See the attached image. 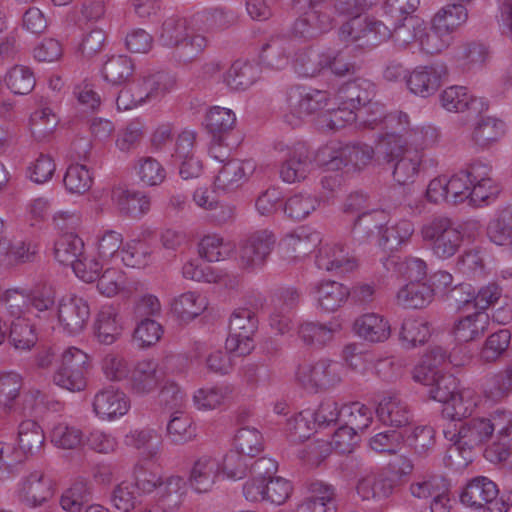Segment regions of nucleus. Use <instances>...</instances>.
Listing matches in <instances>:
<instances>
[{"instance_id": "nucleus-40", "label": "nucleus", "mask_w": 512, "mask_h": 512, "mask_svg": "<svg viewBox=\"0 0 512 512\" xmlns=\"http://www.w3.org/2000/svg\"><path fill=\"white\" fill-rule=\"evenodd\" d=\"M84 253L83 240L73 232L63 233L54 244L56 260L63 265H71L79 260Z\"/></svg>"}, {"instance_id": "nucleus-8", "label": "nucleus", "mask_w": 512, "mask_h": 512, "mask_svg": "<svg viewBox=\"0 0 512 512\" xmlns=\"http://www.w3.org/2000/svg\"><path fill=\"white\" fill-rule=\"evenodd\" d=\"M446 439L453 441L458 450H472L492 437V426L485 417L468 418L456 432L443 431Z\"/></svg>"}, {"instance_id": "nucleus-53", "label": "nucleus", "mask_w": 512, "mask_h": 512, "mask_svg": "<svg viewBox=\"0 0 512 512\" xmlns=\"http://www.w3.org/2000/svg\"><path fill=\"white\" fill-rule=\"evenodd\" d=\"M5 82L10 91L16 95L29 94L36 84L33 71L23 65L13 66L6 74Z\"/></svg>"}, {"instance_id": "nucleus-1", "label": "nucleus", "mask_w": 512, "mask_h": 512, "mask_svg": "<svg viewBox=\"0 0 512 512\" xmlns=\"http://www.w3.org/2000/svg\"><path fill=\"white\" fill-rule=\"evenodd\" d=\"M382 128L385 133L379 138L377 150L385 156L400 151L402 144L426 147L433 142L435 129L432 127L410 128L409 116L402 111L385 114Z\"/></svg>"}, {"instance_id": "nucleus-38", "label": "nucleus", "mask_w": 512, "mask_h": 512, "mask_svg": "<svg viewBox=\"0 0 512 512\" xmlns=\"http://www.w3.org/2000/svg\"><path fill=\"white\" fill-rule=\"evenodd\" d=\"M340 330V324L329 322H304L299 326L298 334L306 345L323 347L332 341L334 334Z\"/></svg>"}, {"instance_id": "nucleus-43", "label": "nucleus", "mask_w": 512, "mask_h": 512, "mask_svg": "<svg viewBox=\"0 0 512 512\" xmlns=\"http://www.w3.org/2000/svg\"><path fill=\"white\" fill-rule=\"evenodd\" d=\"M134 73V63L125 55L110 57L102 67V75L105 81L112 85L126 83Z\"/></svg>"}, {"instance_id": "nucleus-23", "label": "nucleus", "mask_w": 512, "mask_h": 512, "mask_svg": "<svg viewBox=\"0 0 512 512\" xmlns=\"http://www.w3.org/2000/svg\"><path fill=\"white\" fill-rule=\"evenodd\" d=\"M489 325V316L480 311L461 317L455 321L451 334L459 343H467L481 338Z\"/></svg>"}, {"instance_id": "nucleus-18", "label": "nucleus", "mask_w": 512, "mask_h": 512, "mask_svg": "<svg viewBox=\"0 0 512 512\" xmlns=\"http://www.w3.org/2000/svg\"><path fill=\"white\" fill-rule=\"evenodd\" d=\"M315 263L321 270L345 274L357 267V261L349 257L340 244H326L322 246L316 255Z\"/></svg>"}, {"instance_id": "nucleus-44", "label": "nucleus", "mask_w": 512, "mask_h": 512, "mask_svg": "<svg viewBox=\"0 0 512 512\" xmlns=\"http://www.w3.org/2000/svg\"><path fill=\"white\" fill-rule=\"evenodd\" d=\"M449 479L440 474L425 475L410 485L411 494L419 499H428L449 492Z\"/></svg>"}, {"instance_id": "nucleus-6", "label": "nucleus", "mask_w": 512, "mask_h": 512, "mask_svg": "<svg viewBox=\"0 0 512 512\" xmlns=\"http://www.w3.org/2000/svg\"><path fill=\"white\" fill-rule=\"evenodd\" d=\"M410 144H402L400 151L393 152L388 157L377 150V160L383 167L392 170L393 179L400 185L413 183L419 173L422 163V153L418 150H411Z\"/></svg>"}, {"instance_id": "nucleus-56", "label": "nucleus", "mask_w": 512, "mask_h": 512, "mask_svg": "<svg viewBox=\"0 0 512 512\" xmlns=\"http://www.w3.org/2000/svg\"><path fill=\"white\" fill-rule=\"evenodd\" d=\"M59 118L48 107L34 111L30 116L32 136L41 141L50 136L56 129Z\"/></svg>"}, {"instance_id": "nucleus-24", "label": "nucleus", "mask_w": 512, "mask_h": 512, "mask_svg": "<svg viewBox=\"0 0 512 512\" xmlns=\"http://www.w3.org/2000/svg\"><path fill=\"white\" fill-rule=\"evenodd\" d=\"M409 90L423 98L433 95L441 85V74L434 66L415 68L406 79Z\"/></svg>"}, {"instance_id": "nucleus-25", "label": "nucleus", "mask_w": 512, "mask_h": 512, "mask_svg": "<svg viewBox=\"0 0 512 512\" xmlns=\"http://www.w3.org/2000/svg\"><path fill=\"white\" fill-rule=\"evenodd\" d=\"M220 464L209 456L200 457L195 461L189 477L191 487L198 493L208 492L219 473Z\"/></svg>"}, {"instance_id": "nucleus-50", "label": "nucleus", "mask_w": 512, "mask_h": 512, "mask_svg": "<svg viewBox=\"0 0 512 512\" xmlns=\"http://www.w3.org/2000/svg\"><path fill=\"white\" fill-rule=\"evenodd\" d=\"M294 68L302 76L314 77L327 67L326 53L300 50L295 54Z\"/></svg>"}, {"instance_id": "nucleus-49", "label": "nucleus", "mask_w": 512, "mask_h": 512, "mask_svg": "<svg viewBox=\"0 0 512 512\" xmlns=\"http://www.w3.org/2000/svg\"><path fill=\"white\" fill-rule=\"evenodd\" d=\"M205 309L204 301L200 295L187 292L175 298L171 304V310L178 319L191 321L199 316Z\"/></svg>"}, {"instance_id": "nucleus-57", "label": "nucleus", "mask_w": 512, "mask_h": 512, "mask_svg": "<svg viewBox=\"0 0 512 512\" xmlns=\"http://www.w3.org/2000/svg\"><path fill=\"white\" fill-rule=\"evenodd\" d=\"M419 5V0H386L384 3V15L388 25L397 29L400 24L412 16Z\"/></svg>"}, {"instance_id": "nucleus-3", "label": "nucleus", "mask_w": 512, "mask_h": 512, "mask_svg": "<svg viewBox=\"0 0 512 512\" xmlns=\"http://www.w3.org/2000/svg\"><path fill=\"white\" fill-rule=\"evenodd\" d=\"M258 329V318L249 308H238L230 317L226 349L246 356L254 349L253 335Z\"/></svg>"}, {"instance_id": "nucleus-15", "label": "nucleus", "mask_w": 512, "mask_h": 512, "mask_svg": "<svg viewBox=\"0 0 512 512\" xmlns=\"http://www.w3.org/2000/svg\"><path fill=\"white\" fill-rule=\"evenodd\" d=\"M53 495V482L41 471H33L25 477L19 491L21 502L30 507L43 505Z\"/></svg>"}, {"instance_id": "nucleus-19", "label": "nucleus", "mask_w": 512, "mask_h": 512, "mask_svg": "<svg viewBox=\"0 0 512 512\" xmlns=\"http://www.w3.org/2000/svg\"><path fill=\"white\" fill-rule=\"evenodd\" d=\"M333 18L325 7L309 6L293 26L296 35L303 38H314L328 31L332 27Z\"/></svg>"}, {"instance_id": "nucleus-33", "label": "nucleus", "mask_w": 512, "mask_h": 512, "mask_svg": "<svg viewBox=\"0 0 512 512\" xmlns=\"http://www.w3.org/2000/svg\"><path fill=\"white\" fill-rule=\"evenodd\" d=\"M387 215L383 210L366 211L356 218L352 233L353 237L360 243L368 241L378 232L381 235L382 228L386 225Z\"/></svg>"}, {"instance_id": "nucleus-47", "label": "nucleus", "mask_w": 512, "mask_h": 512, "mask_svg": "<svg viewBox=\"0 0 512 512\" xmlns=\"http://www.w3.org/2000/svg\"><path fill=\"white\" fill-rule=\"evenodd\" d=\"M9 342L18 350H30L37 343L35 326L27 318L12 321L8 335Z\"/></svg>"}, {"instance_id": "nucleus-46", "label": "nucleus", "mask_w": 512, "mask_h": 512, "mask_svg": "<svg viewBox=\"0 0 512 512\" xmlns=\"http://www.w3.org/2000/svg\"><path fill=\"white\" fill-rule=\"evenodd\" d=\"M45 436L42 428L34 420L22 421L18 428V443L24 454L39 452L44 444Z\"/></svg>"}, {"instance_id": "nucleus-63", "label": "nucleus", "mask_w": 512, "mask_h": 512, "mask_svg": "<svg viewBox=\"0 0 512 512\" xmlns=\"http://www.w3.org/2000/svg\"><path fill=\"white\" fill-rule=\"evenodd\" d=\"M141 496L132 482L123 481L113 489L110 500L114 508L128 512L141 502Z\"/></svg>"}, {"instance_id": "nucleus-28", "label": "nucleus", "mask_w": 512, "mask_h": 512, "mask_svg": "<svg viewBox=\"0 0 512 512\" xmlns=\"http://www.w3.org/2000/svg\"><path fill=\"white\" fill-rule=\"evenodd\" d=\"M292 42L284 37L271 38L262 46L260 59L272 69L280 70L289 64L293 53Z\"/></svg>"}, {"instance_id": "nucleus-13", "label": "nucleus", "mask_w": 512, "mask_h": 512, "mask_svg": "<svg viewBox=\"0 0 512 512\" xmlns=\"http://www.w3.org/2000/svg\"><path fill=\"white\" fill-rule=\"evenodd\" d=\"M287 101L291 111L301 117L324 110L329 105L330 93L318 89L306 91L304 87L297 86L289 90Z\"/></svg>"}, {"instance_id": "nucleus-5", "label": "nucleus", "mask_w": 512, "mask_h": 512, "mask_svg": "<svg viewBox=\"0 0 512 512\" xmlns=\"http://www.w3.org/2000/svg\"><path fill=\"white\" fill-rule=\"evenodd\" d=\"M88 355L71 347L62 354L61 365L54 374V383L69 391H81L86 387Z\"/></svg>"}, {"instance_id": "nucleus-2", "label": "nucleus", "mask_w": 512, "mask_h": 512, "mask_svg": "<svg viewBox=\"0 0 512 512\" xmlns=\"http://www.w3.org/2000/svg\"><path fill=\"white\" fill-rule=\"evenodd\" d=\"M424 240L432 243V252L440 259L454 256L463 243L462 232L447 217H436L422 228Z\"/></svg>"}, {"instance_id": "nucleus-20", "label": "nucleus", "mask_w": 512, "mask_h": 512, "mask_svg": "<svg viewBox=\"0 0 512 512\" xmlns=\"http://www.w3.org/2000/svg\"><path fill=\"white\" fill-rule=\"evenodd\" d=\"M129 407V399L126 394L112 388L98 392L93 401L96 415L107 420L126 414Z\"/></svg>"}, {"instance_id": "nucleus-48", "label": "nucleus", "mask_w": 512, "mask_h": 512, "mask_svg": "<svg viewBox=\"0 0 512 512\" xmlns=\"http://www.w3.org/2000/svg\"><path fill=\"white\" fill-rule=\"evenodd\" d=\"M504 134L503 121L494 117H481L472 134L474 143L482 148L498 141Z\"/></svg>"}, {"instance_id": "nucleus-29", "label": "nucleus", "mask_w": 512, "mask_h": 512, "mask_svg": "<svg viewBox=\"0 0 512 512\" xmlns=\"http://www.w3.org/2000/svg\"><path fill=\"white\" fill-rule=\"evenodd\" d=\"M121 331L117 310L112 306H103L94 323V334L98 341L105 345H111L120 336Z\"/></svg>"}, {"instance_id": "nucleus-59", "label": "nucleus", "mask_w": 512, "mask_h": 512, "mask_svg": "<svg viewBox=\"0 0 512 512\" xmlns=\"http://www.w3.org/2000/svg\"><path fill=\"white\" fill-rule=\"evenodd\" d=\"M117 203L123 215L134 218L142 216L150 209L149 198L139 191H122Z\"/></svg>"}, {"instance_id": "nucleus-22", "label": "nucleus", "mask_w": 512, "mask_h": 512, "mask_svg": "<svg viewBox=\"0 0 512 512\" xmlns=\"http://www.w3.org/2000/svg\"><path fill=\"white\" fill-rule=\"evenodd\" d=\"M353 329L360 338L370 343L385 342L391 335L388 320L376 313H367L358 317Z\"/></svg>"}, {"instance_id": "nucleus-62", "label": "nucleus", "mask_w": 512, "mask_h": 512, "mask_svg": "<svg viewBox=\"0 0 512 512\" xmlns=\"http://www.w3.org/2000/svg\"><path fill=\"white\" fill-rule=\"evenodd\" d=\"M319 203V200L310 194H295L285 202L284 212L292 220L300 221L314 211Z\"/></svg>"}, {"instance_id": "nucleus-35", "label": "nucleus", "mask_w": 512, "mask_h": 512, "mask_svg": "<svg viewBox=\"0 0 512 512\" xmlns=\"http://www.w3.org/2000/svg\"><path fill=\"white\" fill-rule=\"evenodd\" d=\"M467 18L468 12L464 5L448 4L435 14L432 25L441 37H448L452 31L465 23Z\"/></svg>"}, {"instance_id": "nucleus-30", "label": "nucleus", "mask_w": 512, "mask_h": 512, "mask_svg": "<svg viewBox=\"0 0 512 512\" xmlns=\"http://www.w3.org/2000/svg\"><path fill=\"white\" fill-rule=\"evenodd\" d=\"M258 64L236 60L224 76L225 83L233 90H246L260 77Z\"/></svg>"}, {"instance_id": "nucleus-37", "label": "nucleus", "mask_w": 512, "mask_h": 512, "mask_svg": "<svg viewBox=\"0 0 512 512\" xmlns=\"http://www.w3.org/2000/svg\"><path fill=\"white\" fill-rule=\"evenodd\" d=\"M38 245L31 241L8 243L0 241V262L7 265L34 262L38 257Z\"/></svg>"}, {"instance_id": "nucleus-54", "label": "nucleus", "mask_w": 512, "mask_h": 512, "mask_svg": "<svg viewBox=\"0 0 512 512\" xmlns=\"http://www.w3.org/2000/svg\"><path fill=\"white\" fill-rule=\"evenodd\" d=\"M234 446L240 453L253 458L264 449L263 436L255 428L242 427L234 437Z\"/></svg>"}, {"instance_id": "nucleus-10", "label": "nucleus", "mask_w": 512, "mask_h": 512, "mask_svg": "<svg viewBox=\"0 0 512 512\" xmlns=\"http://www.w3.org/2000/svg\"><path fill=\"white\" fill-rule=\"evenodd\" d=\"M498 494L499 489L494 481L485 476H476L466 483L459 498L463 505L471 509L490 512Z\"/></svg>"}, {"instance_id": "nucleus-7", "label": "nucleus", "mask_w": 512, "mask_h": 512, "mask_svg": "<svg viewBox=\"0 0 512 512\" xmlns=\"http://www.w3.org/2000/svg\"><path fill=\"white\" fill-rule=\"evenodd\" d=\"M276 243V237L267 229L257 230L250 234L239 249L240 264L243 268L262 267Z\"/></svg>"}, {"instance_id": "nucleus-16", "label": "nucleus", "mask_w": 512, "mask_h": 512, "mask_svg": "<svg viewBox=\"0 0 512 512\" xmlns=\"http://www.w3.org/2000/svg\"><path fill=\"white\" fill-rule=\"evenodd\" d=\"M376 415L384 425L394 430L410 425L413 418L407 403L397 395L384 396L377 405Z\"/></svg>"}, {"instance_id": "nucleus-12", "label": "nucleus", "mask_w": 512, "mask_h": 512, "mask_svg": "<svg viewBox=\"0 0 512 512\" xmlns=\"http://www.w3.org/2000/svg\"><path fill=\"white\" fill-rule=\"evenodd\" d=\"M313 160V153L306 145H294L281 164L280 177L287 183L304 180L313 167Z\"/></svg>"}, {"instance_id": "nucleus-34", "label": "nucleus", "mask_w": 512, "mask_h": 512, "mask_svg": "<svg viewBox=\"0 0 512 512\" xmlns=\"http://www.w3.org/2000/svg\"><path fill=\"white\" fill-rule=\"evenodd\" d=\"M92 483L85 478L76 479L61 498L60 505L67 512H80L92 500Z\"/></svg>"}, {"instance_id": "nucleus-52", "label": "nucleus", "mask_w": 512, "mask_h": 512, "mask_svg": "<svg viewBox=\"0 0 512 512\" xmlns=\"http://www.w3.org/2000/svg\"><path fill=\"white\" fill-rule=\"evenodd\" d=\"M384 226L385 228L379 238V245L389 251L397 250L413 233V225L408 220H401L394 225L388 226L386 224Z\"/></svg>"}, {"instance_id": "nucleus-9", "label": "nucleus", "mask_w": 512, "mask_h": 512, "mask_svg": "<svg viewBox=\"0 0 512 512\" xmlns=\"http://www.w3.org/2000/svg\"><path fill=\"white\" fill-rule=\"evenodd\" d=\"M393 36H395L397 41H401L404 44L419 41L423 48L431 54L440 52L448 44L446 40H441L438 43L441 36L432 24L430 31L427 32L424 22L413 16H410L409 19L400 24L393 31Z\"/></svg>"}, {"instance_id": "nucleus-21", "label": "nucleus", "mask_w": 512, "mask_h": 512, "mask_svg": "<svg viewBox=\"0 0 512 512\" xmlns=\"http://www.w3.org/2000/svg\"><path fill=\"white\" fill-rule=\"evenodd\" d=\"M163 379L158 365L154 361L144 360L139 362L131 372L130 390L133 394L144 396L153 392Z\"/></svg>"}, {"instance_id": "nucleus-41", "label": "nucleus", "mask_w": 512, "mask_h": 512, "mask_svg": "<svg viewBox=\"0 0 512 512\" xmlns=\"http://www.w3.org/2000/svg\"><path fill=\"white\" fill-rule=\"evenodd\" d=\"M207 39L193 30L172 48L173 58L183 64L196 61L207 47Z\"/></svg>"}, {"instance_id": "nucleus-31", "label": "nucleus", "mask_w": 512, "mask_h": 512, "mask_svg": "<svg viewBox=\"0 0 512 512\" xmlns=\"http://www.w3.org/2000/svg\"><path fill=\"white\" fill-rule=\"evenodd\" d=\"M319 306L328 312L336 311L350 296V289L333 280L320 282L315 288Z\"/></svg>"}, {"instance_id": "nucleus-42", "label": "nucleus", "mask_w": 512, "mask_h": 512, "mask_svg": "<svg viewBox=\"0 0 512 512\" xmlns=\"http://www.w3.org/2000/svg\"><path fill=\"white\" fill-rule=\"evenodd\" d=\"M125 444L133 447L148 459L157 455L161 440L157 433L150 428L134 429L125 436Z\"/></svg>"}, {"instance_id": "nucleus-61", "label": "nucleus", "mask_w": 512, "mask_h": 512, "mask_svg": "<svg viewBox=\"0 0 512 512\" xmlns=\"http://www.w3.org/2000/svg\"><path fill=\"white\" fill-rule=\"evenodd\" d=\"M167 433L172 442L182 444L196 436V427L188 415L176 411L167 424Z\"/></svg>"}, {"instance_id": "nucleus-27", "label": "nucleus", "mask_w": 512, "mask_h": 512, "mask_svg": "<svg viewBox=\"0 0 512 512\" xmlns=\"http://www.w3.org/2000/svg\"><path fill=\"white\" fill-rule=\"evenodd\" d=\"M394 488L395 480L385 472L363 477L356 485V491L363 500L386 499L392 495Z\"/></svg>"}, {"instance_id": "nucleus-51", "label": "nucleus", "mask_w": 512, "mask_h": 512, "mask_svg": "<svg viewBox=\"0 0 512 512\" xmlns=\"http://www.w3.org/2000/svg\"><path fill=\"white\" fill-rule=\"evenodd\" d=\"M191 31L185 18L170 16L162 23L159 42L162 46L172 49Z\"/></svg>"}, {"instance_id": "nucleus-36", "label": "nucleus", "mask_w": 512, "mask_h": 512, "mask_svg": "<svg viewBox=\"0 0 512 512\" xmlns=\"http://www.w3.org/2000/svg\"><path fill=\"white\" fill-rule=\"evenodd\" d=\"M477 407V402L469 390H459L446 403L441 411L442 417L452 421L463 422L470 418Z\"/></svg>"}, {"instance_id": "nucleus-45", "label": "nucleus", "mask_w": 512, "mask_h": 512, "mask_svg": "<svg viewBox=\"0 0 512 512\" xmlns=\"http://www.w3.org/2000/svg\"><path fill=\"white\" fill-rule=\"evenodd\" d=\"M431 337L430 324L422 319H405L400 328L399 339L407 348L424 345Z\"/></svg>"}, {"instance_id": "nucleus-39", "label": "nucleus", "mask_w": 512, "mask_h": 512, "mask_svg": "<svg viewBox=\"0 0 512 512\" xmlns=\"http://www.w3.org/2000/svg\"><path fill=\"white\" fill-rule=\"evenodd\" d=\"M434 297V290L426 283L413 281L402 287L397 293L400 304L406 308L422 309L430 304Z\"/></svg>"}, {"instance_id": "nucleus-17", "label": "nucleus", "mask_w": 512, "mask_h": 512, "mask_svg": "<svg viewBox=\"0 0 512 512\" xmlns=\"http://www.w3.org/2000/svg\"><path fill=\"white\" fill-rule=\"evenodd\" d=\"M440 102L442 107L448 111L464 112L468 110L481 114L488 110V104L482 98L470 95L464 86L447 87L440 94Z\"/></svg>"}, {"instance_id": "nucleus-4", "label": "nucleus", "mask_w": 512, "mask_h": 512, "mask_svg": "<svg viewBox=\"0 0 512 512\" xmlns=\"http://www.w3.org/2000/svg\"><path fill=\"white\" fill-rule=\"evenodd\" d=\"M341 364L330 359H320L314 364H299L296 380L305 389L317 392L334 387L341 381Z\"/></svg>"}, {"instance_id": "nucleus-58", "label": "nucleus", "mask_w": 512, "mask_h": 512, "mask_svg": "<svg viewBox=\"0 0 512 512\" xmlns=\"http://www.w3.org/2000/svg\"><path fill=\"white\" fill-rule=\"evenodd\" d=\"M246 172L244 163L233 159L225 163L215 178V186L222 190H233L241 185Z\"/></svg>"}, {"instance_id": "nucleus-64", "label": "nucleus", "mask_w": 512, "mask_h": 512, "mask_svg": "<svg viewBox=\"0 0 512 512\" xmlns=\"http://www.w3.org/2000/svg\"><path fill=\"white\" fill-rule=\"evenodd\" d=\"M198 252L200 257L208 262H218L229 257L232 247L230 244L224 243L222 238L208 235L200 241Z\"/></svg>"}, {"instance_id": "nucleus-32", "label": "nucleus", "mask_w": 512, "mask_h": 512, "mask_svg": "<svg viewBox=\"0 0 512 512\" xmlns=\"http://www.w3.org/2000/svg\"><path fill=\"white\" fill-rule=\"evenodd\" d=\"M374 154L373 147L368 144L351 143L339 150L338 155L331 159L330 165L333 169H339L341 164L360 168L367 165L373 159Z\"/></svg>"}, {"instance_id": "nucleus-26", "label": "nucleus", "mask_w": 512, "mask_h": 512, "mask_svg": "<svg viewBox=\"0 0 512 512\" xmlns=\"http://www.w3.org/2000/svg\"><path fill=\"white\" fill-rule=\"evenodd\" d=\"M235 123L236 116L234 112L220 106L211 107L204 119L205 129L219 145L223 144L224 136L233 129Z\"/></svg>"}, {"instance_id": "nucleus-55", "label": "nucleus", "mask_w": 512, "mask_h": 512, "mask_svg": "<svg viewBox=\"0 0 512 512\" xmlns=\"http://www.w3.org/2000/svg\"><path fill=\"white\" fill-rule=\"evenodd\" d=\"M512 392V366L492 376L486 383L484 395L487 400L500 402Z\"/></svg>"}, {"instance_id": "nucleus-60", "label": "nucleus", "mask_w": 512, "mask_h": 512, "mask_svg": "<svg viewBox=\"0 0 512 512\" xmlns=\"http://www.w3.org/2000/svg\"><path fill=\"white\" fill-rule=\"evenodd\" d=\"M63 182L70 193L84 194L91 188L93 178L85 165L77 163L67 168Z\"/></svg>"}, {"instance_id": "nucleus-11", "label": "nucleus", "mask_w": 512, "mask_h": 512, "mask_svg": "<svg viewBox=\"0 0 512 512\" xmlns=\"http://www.w3.org/2000/svg\"><path fill=\"white\" fill-rule=\"evenodd\" d=\"M90 318L88 301L77 295L64 296L58 306V320L69 334H79Z\"/></svg>"}, {"instance_id": "nucleus-14", "label": "nucleus", "mask_w": 512, "mask_h": 512, "mask_svg": "<svg viewBox=\"0 0 512 512\" xmlns=\"http://www.w3.org/2000/svg\"><path fill=\"white\" fill-rule=\"evenodd\" d=\"M376 87L368 79L357 77L353 80L343 83L337 90L336 100L339 105L346 109L361 110L362 107L370 104L375 96Z\"/></svg>"}]
</instances>
